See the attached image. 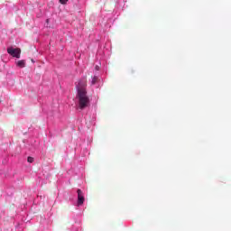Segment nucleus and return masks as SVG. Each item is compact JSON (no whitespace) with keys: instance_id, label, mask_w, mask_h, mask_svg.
Listing matches in <instances>:
<instances>
[{"instance_id":"nucleus-5","label":"nucleus","mask_w":231,"mask_h":231,"mask_svg":"<svg viewBox=\"0 0 231 231\" xmlns=\"http://www.w3.org/2000/svg\"><path fill=\"white\" fill-rule=\"evenodd\" d=\"M16 66L18 68H26V60H21L16 61Z\"/></svg>"},{"instance_id":"nucleus-10","label":"nucleus","mask_w":231,"mask_h":231,"mask_svg":"<svg viewBox=\"0 0 231 231\" xmlns=\"http://www.w3.org/2000/svg\"><path fill=\"white\" fill-rule=\"evenodd\" d=\"M47 23H50V20H47Z\"/></svg>"},{"instance_id":"nucleus-1","label":"nucleus","mask_w":231,"mask_h":231,"mask_svg":"<svg viewBox=\"0 0 231 231\" xmlns=\"http://www.w3.org/2000/svg\"><path fill=\"white\" fill-rule=\"evenodd\" d=\"M86 86V79H81L76 83L78 91L77 100L79 102V109H84L89 106V97H88Z\"/></svg>"},{"instance_id":"nucleus-9","label":"nucleus","mask_w":231,"mask_h":231,"mask_svg":"<svg viewBox=\"0 0 231 231\" xmlns=\"http://www.w3.org/2000/svg\"><path fill=\"white\" fill-rule=\"evenodd\" d=\"M96 69H98V66H96Z\"/></svg>"},{"instance_id":"nucleus-2","label":"nucleus","mask_w":231,"mask_h":231,"mask_svg":"<svg viewBox=\"0 0 231 231\" xmlns=\"http://www.w3.org/2000/svg\"><path fill=\"white\" fill-rule=\"evenodd\" d=\"M7 53L11 55V57H14L15 59H21V49L9 47L7 48Z\"/></svg>"},{"instance_id":"nucleus-7","label":"nucleus","mask_w":231,"mask_h":231,"mask_svg":"<svg viewBox=\"0 0 231 231\" xmlns=\"http://www.w3.org/2000/svg\"><path fill=\"white\" fill-rule=\"evenodd\" d=\"M60 3L61 5H66V3H68V0H60Z\"/></svg>"},{"instance_id":"nucleus-6","label":"nucleus","mask_w":231,"mask_h":231,"mask_svg":"<svg viewBox=\"0 0 231 231\" xmlns=\"http://www.w3.org/2000/svg\"><path fill=\"white\" fill-rule=\"evenodd\" d=\"M27 162H28L29 163H33V157H28V158H27Z\"/></svg>"},{"instance_id":"nucleus-3","label":"nucleus","mask_w":231,"mask_h":231,"mask_svg":"<svg viewBox=\"0 0 231 231\" xmlns=\"http://www.w3.org/2000/svg\"><path fill=\"white\" fill-rule=\"evenodd\" d=\"M78 200H77V207H82L84 205V201H86V199L84 198V192H82L80 189H78Z\"/></svg>"},{"instance_id":"nucleus-4","label":"nucleus","mask_w":231,"mask_h":231,"mask_svg":"<svg viewBox=\"0 0 231 231\" xmlns=\"http://www.w3.org/2000/svg\"><path fill=\"white\" fill-rule=\"evenodd\" d=\"M99 80L98 76H93L90 79L91 86H98Z\"/></svg>"},{"instance_id":"nucleus-8","label":"nucleus","mask_w":231,"mask_h":231,"mask_svg":"<svg viewBox=\"0 0 231 231\" xmlns=\"http://www.w3.org/2000/svg\"><path fill=\"white\" fill-rule=\"evenodd\" d=\"M32 63H34V62H35V60H32Z\"/></svg>"}]
</instances>
